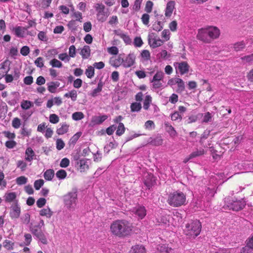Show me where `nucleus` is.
Wrapping results in <instances>:
<instances>
[{
    "label": "nucleus",
    "instance_id": "f257e3e1",
    "mask_svg": "<svg viewBox=\"0 0 253 253\" xmlns=\"http://www.w3.org/2000/svg\"><path fill=\"white\" fill-rule=\"evenodd\" d=\"M133 228L132 223L124 219L114 221L110 225L111 233L120 238H124L130 235Z\"/></svg>",
    "mask_w": 253,
    "mask_h": 253
},
{
    "label": "nucleus",
    "instance_id": "f03ea898",
    "mask_svg": "<svg viewBox=\"0 0 253 253\" xmlns=\"http://www.w3.org/2000/svg\"><path fill=\"white\" fill-rule=\"evenodd\" d=\"M186 195L180 191H175L170 193L168 197L167 202L173 207H178L186 203Z\"/></svg>",
    "mask_w": 253,
    "mask_h": 253
},
{
    "label": "nucleus",
    "instance_id": "7ed1b4c3",
    "mask_svg": "<svg viewBox=\"0 0 253 253\" xmlns=\"http://www.w3.org/2000/svg\"><path fill=\"white\" fill-rule=\"evenodd\" d=\"M63 202L66 207L69 210H75L78 203V195L76 191L69 192L63 197Z\"/></svg>",
    "mask_w": 253,
    "mask_h": 253
},
{
    "label": "nucleus",
    "instance_id": "20e7f679",
    "mask_svg": "<svg viewBox=\"0 0 253 253\" xmlns=\"http://www.w3.org/2000/svg\"><path fill=\"white\" fill-rule=\"evenodd\" d=\"M201 224L198 220L191 221L186 225L184 232L187 235L195 237L200 233Z\"/></svg>",
    "mask_w": 253,
    "mask_h": 253
},
{
    "label": "nucleus",
    "instance_id": "39448f33",
    "mask_svg": "<svg viewBox=\"0 0 253 253\" xmlns=\"http://www.w3.org/2000/svg\"><path fill=\"white\" fill-rule=\"evenodd\" d=\"M225 206H226L229 209L235 211H238L243 209L246 205V202L243 199L238 200L236 198L228 197L225 199Z\"/></svg>",
    "mask_w": 253,
    "mask_h": 253
},
{
    "label": "nucleus",
    "instance_id": "423d86ee",
    "mask_svg": "<svg viewBox=\"0 0 253 253\" xmlns=\"http://www.w3.org/2000/svg\"><path fill=\"white\" fill-rule=\"evenodd\" d=\"M164 77V73L162 71H157L155 74L150 80V83L153 89H157L163 86V81Z\"/></svg>",
    "mask_w": 253,
    "mask_h": 253
},
{
    "label": "nucleus",
    "instance_id": "0eeeda50",
    "mask_svg": "<svg viewBox=\"0 0 253 253\" xmlns=\"http://www.w3.org/2000/svg\"><path fill=\"white\" fill-rule=\"evenodd\" d=\"M28 27H22L20 26H16L10 28V30L13 34L17 37L24 38L27 35L32 36L31 32L28 31Z\"/></svg>",
    "mask_w": 253,
    "mask_h": 253
},
{
    "label": "nucleus",
    "instance_id": "6e6552de",
    "mask_svg": "<svg viewBox=\"0 0 253 253\" xmlns=\"http://www.w3.org/2000/svg\"><path fill=\"white\" fill-rule=\"evenodd\" d=\"M209 30L208 26L199 29L198 30L197 34V39L205 43H211L210 35L208 31Z\"/></svg>",
    "mask_w": 253,
    "mask_h": 253
},
{
    "label": "nucleus",
    "instance_id": "1a4fd4ad",
    "mask_svg": "<svg viewBox=\"0 0 253 253\" xmlns=\"http://www.w3.org/2000/svg\"><path fill=\"white\" fill-rule=\"evenodd\" d=\"M173 66L177 73L182 75L189 72L190 66L185 61L176 62L173 63Z\"/></svg>",
    "mask_w": 253,
    "mask_h": 253
},
{
    "label": "nucleus",
    "instance_id": "9d476101",
    "mask_svg": "<svg viewBox=\"0 0 253 253\" xmlns=\"http://www.w3.org/2000/svg\"><path fill=\"white\" fill-rule=\"evenodd\" d=\"M168 85L173 87L176 85L177 92H182L185 89L184 83L183 80L179 78H172L169 80L168 82Z\"/></svg>",
    "mask_w": 253,
    "mask_h": 253
},
{
    "label": "nucleus",
    "instance_id": "9b49d317",
    "mask_svg": "<svg viewBox=\"0 0 253 253\" xmlns=\"http://www.w3.org/2000/svg\"><path fill=\"white\" fill-rule=\"evenodd\" d=\"M132 214H134L138 219H143L146 215V210L144 206H137L133 208L131 210Z\"/></svg>",
    "mask_w": 253,
    "mask_h": 253
},
{
    "label": "nucleus",
    "instance_id": "f8f14e48",
    "mask_svg": "<svg viewBox=\"0 0 253 253\" xmlns=\"http://www.w3.org/2000/svg\"><path fill=\"white\" fill-rule=\"evenodd\" d=\"M124 56V54H120L117 56L111 57L109 60L110 64L116 68L121 65L123 66Z\"/></svg>",
    "mask_w": 253,
    "mask_h": 253
},
{
    "label": "nucleus",
    "instance_id": "ddd939ff",
    "mask_svg": "<svg viewBox=\"0 0 253 253\" xmlns=\"http://www.w3.org/2000/svg\"><path fill=\"white\" fill-rule=\"evenodd\" d=\"M209 30L208 32L209 34L211 42L214 40L218 39L220 35V31L218 28L216 26H208Z\"/></svg>",
    "mask_w": 253,
    "mask_h": 253
},
{
    "label": "nucleus",
    "instance_id": "4468645a",
    "mask_svg": "<svg viewBox=\"0 0 253 253\" xmlns=\"http://www.w3.org/2000/svg\"><path fill=\"white\" fill-rule=\"evenodd\" d=\"M148 43L151 47L155 48L161 46L164 43V41L159 37L149 35Z\"/></svg>",
    "mask_w": 253,
    "mask_h": 253
},
{
    "label": "nucleus",
    "instance_id": "2eb2a0df",
    "mask_svg": "<svg viewBox=\"0 0 253 253\" xmlns=\"http://www.w3.org/2000/svg\"><path fill=\"white\" fill-rule=\"evenodd\" d=\"M135 56L134 53H130L124 58L123 61V67L127 68L133 65L135 63Z\"/></svg>",
    "mask_w": 253,
    "mask_h": 253
},
{
    "label": "nucleus",
    "instance_id": "dca6fc26",
    "mask_svg": "<svg viewBox=\"0 0 253 253\" xmlns=\"http://www.w3.org/2000/svg\"><path fill=\"white\" fill-rule=\"evenodd\" d=\"M10 62L6 60L0 64V79L3 78L10 69Z\"/></svg>",
    "mask_w": 253,
    "mask_h": 253
},
{
    "label": "nucleus",
    "instance_id": "f3484780",
    "mask_svg": "<svg viewBox=\"0 0 253 253\" xmlns=\"http://www.w3.org/2000/svg\"><path fill=\"white\" fill-rule=\"evenodd\" d=\"M21 213V208L17 204H15L11 207L9 213L12 219H17L19 217Z\"/></svg>",
    "mask_w": 253,
    "mask_h": 253
},
{
    "label": "nucleus",
    "instance_id": "a211bd4d",
    "mask_svg": "<svg viewBox=\"0 0 253 253\" xmlns=\"http://www.w3.org/2000/svg\"><path fill=\"white\" fill-rule=\"evenodd\" d=\"M31 231L33 234L36 236L42 244L44 245L47 244V240L45 234L42 232H38L37 230L36 229V227L31 228Z\"/></svg>",
    "mask_w": 253,
    "mask_h": 253
},
{
    "label": "nucleus",
    "instance_id": "6ab92c4d",
    "mask_svg": "<svg viewBox=\"0 0 253 253\" xmlns=\"http://www.w3.org/2000/svg\"><path fill=\"white\" fill-rule=\"evenodd\" d=\"M241 253H253V236L246 241V246L241 250Z\"/></svg>",
    "mask_w": 253,
    "mask_h": 253
},
{
    "label": "nucleus",
    "instance_id": "aec40b11",
    "mask_svg": "<svg viewBox=\"0 0 253 253\" xmlns=\"http://www.w3.org/2000/svg\"><path fill=\"white\" fill-rule=\"evenodd\" d=\"M175 2L173 0H170L168 2L165 10V15L167 17H170L175 9Z\"/></svg>",
    "mask_w": 253,
    "mask_h": 253
},
{
    "label": "nucleus",
    "instance_id": "412c9836",
    "mask_svg": "<svg viewBox=\"0 0 253 253\" xmlns=\"http://www.w3.org/2000/svg\"><path fill=\"white\" fill-rule=\"evenodd\" d=\"M36 159V155L35 152L33 151L32 148L28 147L26 149L25 151V161L31 163L32 161ZM31 165L30 163V165Z\"/></svg>",
    "mask_w": 253,
    "mask_h": 253
},
{
    "label": "nucleus",
    "instance_id": "4be33fe9",
    "mask_svg": "<svg viewBox=\"0 0 253 253\" xmlns=\"http://www.w3.org/2000/svg\"><path fill=\"white\" fill-rule=\"evenodd\" d=\"M90 161L88 159H81L78 163L79 166V169L81 172H84L89 168Z\"/></svg>",
    "mask_w": 253,
    "mask_h": 253
},
{
    "label": "nucleus",
    "instance_id": "5701e85b",
    "mask_svg": "<svg viewBox=\"0 0 253 253\" xmlns=\"http://www.w3.org/2000/svg\"><path fill=\"white\" fill-rule=\"evenodd\" d=\"M158 59L160 60H169L171 57L170 53H169L166 50L162 49L157 55Z\"/></svg>",
    "mask_w": 253,
    "mask_h": 253
},
{
    "label": "nucleus",
    "instance_id": "b1692460",
    "mask_svg": "<svg viewBox=\"0 0 253 253\" xmlns=\"http://www.w3.org/2000/svg\"><path fill=\"white\" fill-rule=\"evenodd\" d=\"M95 8L96 9V10L97 11V19L99 21L103 22L104 19L101 18L100 15H104V10L105 8L104 5H103L102 4L97 3L95 6Z\"/></svg>",
    "mask_w": 253,
    "mask_h": 253
},
{
    "label": "nucleus",
    "instance_id": "393cba45",
    "mask_svg": "<svg viewBox=\"0 0 253 253\" xmlns=\"http://www.w3.org/2000/svg\"><path fill=\"white\" fill-rule=\"evenodd\" d=\"M107 118V115H103L101 116H95L92 118L91 122L93 125H99L105 121Z\"/></svg>",
    "mask_w": 253,
    "mask_h": 253
},
{
    "label": "nucleus",
    "instance_id": "a878e982",
    "mask_svg": "<svg viewBox=\"0 0 253 253\" xmlns=\"http://www.w3.org/2000/svg\"><path fill=\"white\" fill-rule=\"evenodd\" d=\"M80 54L81 55L83 59H87L90 55V48L88 45H84L81 48Z\"/></svg>",
    "mask_w": 253,
    "mask_h": 253
},
{
    "label": "nucleus",
    "instance_id": "bb28decb",
    "mask_svg": "<svg viewBox=\"0 0 253 253\" xmlns=\"http://www.w3.org/2000/svg\"><path fill=\"white\" fill-rule=\"evenodd\" d=\"M48 90L51 93H55L60 83L58 82H50L46 84Z\"/></svg>",
    "mask_w": 253,
    "mask_h": 253
},
{
    "label": "nucleus",
    "instance_id": "cd10ccee",
    "mask_svg": "<svg viewBox=\"0 0 253 253\" xmlns=\"http://www.w3.org/2000/svg\"><path fill=\"white\" fill-rule=\"evenodd\" d=\"M204 154V151L203 149H201V150H197L193 153H192L189 156V157L188 158H186L184 160V162L185 163H187L189 160L193 158H195V157H198V156H201L202 155H203Z\"/></svg>",
    "mask_w": 253,
    "mask_h": 253
},
{
    "label": "nucleus",
    "instance_id": "c85d7f7f",
    "mask_svg": "<svg viewBox=\"0 0 253 253\" xmlns=\"http://www.w3.org/2000/svg\"><path fill=\"white\" fill-rule=\"evenodd\" d=\"M53 212L49 207H46L42 209L40 211V214L41 216H46L47 218H50L52 215Z\"/></svg>",
    "mask_w": 253,
    "mask_h": 253
},
{
    "label": "nucleus",
    "instance_id": "c756f323",
    "mask_svg": "<svg viewBox=\"0 0 253 253\" xmlns=\"http://www.w3.org/2000/svg\"><path fill=\"white\" fill-rule=\"evenodd\" d=\"M5 201L6 202H11L13 201L16 197L15 192H7L4 196Z\"/></svg>",
    "mask_w": 253,
    "mask_h": 253
},
{
    "label": "nucleus",
    "instance_id": "7c9ffc66",
    "mask_svg": "<svg viewBox=\"0 0 253 253\" xmlns=\"http://www.w3.org/2000/svg\"><path fill=\"white\" fill-rule=\"evenodd\" d=\"M151 140L150 141V144L155 146H160L163 144V139L161 136L158 135L154 138H150Z\"/></svg>",
    "mask_w": 253,
    "mask_h": 253
},
{
    "label": "nucleus",
    "instance_id": "2f4dec72",
    "mask_svg": "<svg viewBox=\"0 0 253 253\" xmlns=\"http://www.w3.org/2000/svg\"><path fill=\"white\" fill-rule=\"evenodd\" d=\"M69 125H67L65 123L63 124L61 127L58 128L56 132L59 135H62L65 134V133L67 132L69 130Z\"/></svg>",
    "mask_w": 253,
    "mask_h": 253
},
{
    "label": "nucleus",
    "instance_id": "473e14b6",
    "mask_svg": "<svg viewBox=\"0 0 253 253\" xmlns=\"http://www.w3.org/2000/svg\"><path fill=\"white\" fill-rule=\"evenodd\" d=\"M21 107L23 110H28L33 107L34 103L29 100H24L21 102Z\"/></svg>",
    "mask_w": 253,
    "mask_h": 253
},
{
    "label": "nucleus",
    "instance_id": "72a5a7b5",
    "mask_svg": "<svg viewBox=\"0 0 253 253\" xmlns=\"http://www.w3.org/2000/svg\"><path fill=\"white\" fill-rule=\"evenodd\" d=\"M130 110L132 112H138L140 111L142 106L140 102L132 103L130 106Z\"/></svg>",
    "mask_w": 253,
    "mask_h": 253
},
{
    "label": "nucleus",
    "instance_id": "f704fd0d",
    "mask_svg": "<svg viewBox=\"0 0 253 253\" xmlns=\"http://www.w3.org/2000/svg\"><path fill=\"white\" fill-rule=\"evenodd\" d=\"M131 253H146V251L143 246L136 245L132 247Z\"/></svg>",
    "mask_w": 253,
    "mask_h": 253
},
{
    "label": "nucleus",
    "instance_id": "c9c22d12",
    "mask_svg": "<svg viewBox=\"0 0 253 253\" xmlns=\"http://www.w3.org/2000/svg\"><path fill=\"white\" fill-rule=\"evenodd\" d=\"M103 85L101 83H99L97 85V88L92 90L89 93V95L92 97H95L101 91Z\"/></svg>",
    "mask_w": 253,
    "mask_h": 253
},
{
    "label": "nucleus",
    "instance_id": "e433bc0d",
    "mask_svg": "<svg viewBox=\"0 0 253 253\" xmlns=\"http://www.w3.org/2000/svg\"><path fill=\"white\" fill-rule=\"evenodd\" d=\"M152 103V97L150 95L145 96L143 102V108L147 110L149 109L150 105Z\"/></svg>",
    "mask_w": 253,
    "mask_h": 253
},
{
    "label": "nucleus",
    "instance_id": "4c0bfd02",
    "mask_svg": "<svg viewBox=\"0 0 253 253\" xmlns=\"http://www.w3.org/2000/svg\"><path fill=\"white\" fill-rule=\"evenodd\" d=\"M54 170L51 169L46 170L43 174L44 178L46 180H51L54 177Z\"/></svg>",
    "mask_w": 253,
    "mask_h": 253
},
{
    "label": "nucleus",
    "instance_id": "58836bf2",
    "mask_svg": "<svg viewBox=\"0 0 253 253\" xmlns=\"http://www.w3.org/2000/svg\"><path fill=\"white\" fill-rule=\"evenodd\" d=\"M85 74L87 77L91 79L94 76V68L91 66H87L85 70Z\"/></svg>",
    "mask_w": 253,
    "mask_h": 253
},
{
    "label": "nucleus",
    "instance_id": "ea45409f",
    "mask_svg": "<svg viewBox=\"0 0 253 253\" xmlns=\"http://www.w3.org/2000/svg\"><path fill=\"white\" fill-rule=\"evenodd\" d=\"M17 167L20 169L22 171L26 170L27 167V164L24 160H18L16 162Z\"/></svg>",
    "mask_w": 253,
    "mask_h": 253
},
{
    "label": "nucleus",
    "instance_id": "a19ab883",
    "mask_svg": "<svg viewBox=\"0 0 253 253\" xmlns=\"http://www.w3.org/2000/svg\"><path fill=\"white\" fill-rule=\"evenodd\" d=\"M141 60L147 61L150 59V53L148 50H143L141 53Z\"/></svg>",
    "mask_w": 253,
    "mask_h": 253
},
{
    "label": "nucleus",
    "instance_id": "79ce46f5",
    "mask_svg": "<svg viewBox=\"0 0 253 253\" xmlns=\"http://www.w3.org/2000/svg\"><path fill=\"white\" fill-rule=\"evenodd\" d=\"M49 64L53 68H61L63 66V64L61 63V62L55 58L51 60L49 62Z\"/></svg>",
    "mask_w": 253,
    "mask_h": 253
},
{
    "label": "nucleus",
    "instance_id": "37998d69",
    "mask_svg": "<svg viewBox=\"0 0 253 253\" xmlns=\"http://www.w3.org/2000/svg\"><path fill=\"white\" fill-rule=\"evenodd\" d=\"M170 33L169 30L165 29L162 31L161 36L163 39L162 40L164 41V43L169 40L170 38Z\"/></svg>",
    "mask_w": 253,
    "mask_h": 253
},
{
    "label": "nucleus",
    "instance_id": "c03bdc74",
    "mask_svg": "<svg viewBox=\"0 0 253 253\" xmlns=\"http://www.w3.org/2000/svg\"><path fill=\"white\" fill-rule=\"evenodd\" d=\"M84 116L82 112H76L72 114V117L75 121H79L83 119Z\"/></svg>",
    "mask_w": 253,
    "mask_h": 253
},
{
    "label": "nucleus",
    "instance_id": "a18cd8bd",
    "mask_svg": "<svg viewBox=\"0 0 253 253\" xmlns=\"http://www.w3.org/2000/svg\"><path fill=\"white\" fill-rule=\"evenodd\" d=\"M126 128L122 123H119L117 127L116 134L119 136L122 135L125 132Z\"/></svg>",
    "mask_w": 253,
    "mask_h": 253
},
{
    "label": "nucleus",
    "instance_id": "49530a36",
    "mask_svg": "<svg viewBox=\"0 0 253 253\" xmlns=\"http://www.w3.org/2000/svg\"><path fill=\"white\" fill-rule=\"evenodd\" d=\"M246 45V43L243 42H240L235 43L233 45V48L236 51H239L243 49Z\"/></svg>",
    "mask_w": 253,
    "mask_h": 253
},
{
    "label": "nucleus",
    "instance_id": "de8ad7c7",
    "mask_svg": "<svg viewBox=\"0 0 253 253\" xmlns=\"http://www.w3.org/2000/svg\"><path fill=\"white\" fill-rule=\"evenodd\" d=\"M152 27L154 31H160L163 29V26L160 21H157L153 24Z\"/></svg>",
    "mask_w": 253,
    "mask_h": 253
},
{
    "label": "nucleus",
    "instance_id": "09e8293b",
    "mask_svg": "<svg viewBox=\"0 0 253 253\" xmlns=\"http://www.w3.org/2000/svg\"><path fill=\"white\" fill-rule=\"evenodd\" d=\"M82 135V132H78L75 134L70 139V144H75Z\"/></svg>",
    "mask_w": 253,
    "mask_h": 253
},
{
    "label": "nucleus",
    "instance_id": "8fccbe9b",
    "mask_svg": "<svg viewBox=\"0 0 253 253\" xmlns=\"http://www.w3.org/2000/svg\"><path fill=\"white\" fill-rule=\"evenodd\" d=\"M59 60L65 62H69L70 60V56L66 53H60L58 55Z\"/></svg>",
    "mask_w": 253,
    "mask_h": 253
},
{
    "label": "nucleus",
    "instance_id": "3c124183",
    "mask_svg": "<svg viewBox=\"0 0 253 253\" xmlns=\"http://www.w3.org/2000/svg\"><path fill=\"white\" fill-rule=\"evenodd\" d=\"M49 120L51 123L55 124L59 122V118L57 115L52 114L49 115Z\"/></svg>",
    "mask_w": 253,
    "mask_h": 253
},
{
    "label": "nucleus",
    "instance_id": "603ef678",
    "mask_svg": "<svg viewBox=\"0 0 253 253\" xmlns=\"http://www.w3.org/2000/svg\"><path fill=\"white\" fill-rule=\"evenodd\" d=\"M27 180V178L24 176H19L16 179V183L19 185L26 184Z\"/></svg>",
    "mask_w": 253,
    "mask_h": 253
},
{
    "label": "nucleus",
    "instance_id": "864d4df0",
    "mask_svg": "<svg viewBox=\"0 0 253 253\" xmlns=\"http://www.w3.org/2000/svg\"><path fill=\"white\" fill-rule=\"evenodd\" d=\"M14 243L9 240H5L3 242V246L7 250H10L13 249Z\"/></svg>",
    "mask_w": 253,
    "mask_h": 253
},
{
    "label": "nucleus",
    "instance_id": "5fc2aeb1",
    "mask_svg": "<svg viewBox=\"0 0 253 253\" xmlns=\"http://www.w3.org/2000/svg\"><path fill=\"white\" fill-rule=\"evenodd\" d=\"M21 124V120L18 118H14L12 121V126L14 128H19Z\"/></svg>",
    "mask_w": 253,
    "mask_h": 253
},
{
    "label": "nucleus",
    "instance_id": "6e6d98bb",
    "mask_svg": "<svg viewBox=\"0 0 253 253\" xmlns=\"http://www.w3.org/2000/svg\"><path fill=\"white\" fill-rule=\"evenodd\" d=\"M144 127L146 129L152 130L155 128V125L153 121L149 120L145 122Z\"/></svg>",
    "mask_w": 253,
    "mask_h": 253
},
{
    "label": "nucleus",
    "instance_id": "4d7b16f0",
    "mask_svg": "<svg viewBox=\"0 0 253 253\" xmlns=\"http://www.w3.org/2000/svg\"><path fill=\"white\" fill-rule=\"evenodd\" d=\"M65 143L60 138H58L56 141V147L58 150H61L65 147Z\"/></svg>",
    "mask_w": 253,
    "mask_h": 253
},
{
    "label": "nucleus",
    "instance_id": "13d9d810",
    "mask_svg": "<svg viewBox=\"0 0 253 253\" xmlns=\"http://www.w3.org/2000/svg\"><path fill=\"white\" fill-rule=\"evenodd\" d=\"M143 44V42L140 37H136L134 38L133 44L136 47H141Z\"/></svg>",
    "mask_w": 253,
    "mask_h": 253
},
{
    "label": "nucleus",
    "instance_id": "bf43d9fd",
    "mask_svg": "<svg viewBox=\"0 0 253 253\" xmlns=\"http://www.w3.org/2000/svg\"><path fill=\"white\" fill-rule=\"evenodd\" d=\"M37 67L42 68L44 66V61L42 57H38L34 62Z\"/></svg>",
    "mask_w": 253,
    "mask_h": 253
},
{
    "label": "nucleus",
    "instance_id": "052dcab7",
    "mask_svg": "<svg viewBox=\"0 0 253 253\" xmlns=\"http://www.w3.org/2000/svg\"><path fill=\"white\" fill-rule=\"evenodd\" d=\"M141 21L143 24L149 26L150 16L147 13H144L142 15Z\"/></svg>",
    "mask_w": 253,
    "mask_h": 253
},
{
    "label": "nucleus",
    "instance_id": "680f3d73",
    "mask_svg": "<svg viewBox=\"0 0 253 253\" xmlns=\"http://www.w3.org/2000/svg\"><path fill=\"white\" fill-rule=\"evenodd\" d=\"M44 181L42 179H38L35 181L34 186L36 190H39L43 185Z\"/></svg>",
    "mask_w": 253,
    "mask_h": 253
},
{
    "label": "nucleus",
    "instance_id": "e2e57ef3",
    "mask_svg": "<svg viewBox=\"0 0 253 253\" xmlns=\"http://www.w3.org/2000/svg\"><path fill=\"white\" fill-rule=\"evenodd\" d=\"M21 220L23 223L28 224L30 221V215L28 213H25L21 217Z\"/></svg>",
    "mask_w": 253,
    "mask_h": 253
},
{
    "label": "nucleus",
    "instance_id": "0e129e2a",
    "mask_svg": "<svg viewBox=\"0 0 253 253\" xmlns=\"http://www.w3.org/2000/svg\"><path fill=\"white\" fill-rule=\"evenodd\" d=\"M107 51L110 54L117 55L119 53V49L116 46H111L107 48Z\"/></svg>",
    "mask_w": 253,
    "mask_h": 253
},
{
    "label": "nucleus",
    "instance_id": "69168bd1",
    "mask_svg": "<svg viewBox=\"0 0 253 253\" xmlns=\"http://www.w3.org/2000/svg\"><path fill=\"white\" fill-rule=\"evenodd\" d=\"M76 54V48L74 45H71L69 48V56L70 58H74Z\"/></svg>",
    "mask_w": 253,
    "mask_h": 253
},
{
    "label": "nucleus",
    "instance_id": "338daca9",
    "mask_svg": "<svg viewBox=\"0 0 253 253\" xmlns=\"http://www.w3.org/2000/svg\"><path fill=\"white\" fill-rule=\"evenodd\" d=\"M56 176L59 179H64L67 176V173L64 169H60L57 171L56 173Z\"/></svg>",
    "mask_w": 253,
    "mask_h": 253
},
{
    "label": "nucleus",
    "instance_id": "774afa93",
    "mask_svg": "<svg viewBox=\"0 0 253 253\" xmlns=\"http://www.w3.org/2000/svg\"><path fill=\"white\" fill-rule=\"evenodd\" d=\"M211 253H231V250L227 249H213V251H211Z\"/></svg>",
    "mask_w": 253,
    "mask_h": 253
}]
</instances>
